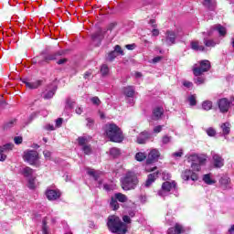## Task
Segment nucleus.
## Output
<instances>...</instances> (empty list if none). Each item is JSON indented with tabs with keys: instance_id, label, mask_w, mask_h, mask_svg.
<instances>
[{
	"instance_id": "4c0bfd02",
	"label": "nucleus",
	"mask_w": 234,
	"mask_h": 234,
	"mask_svg": "<svg viewBox=\"0 0 234 234\" xmlns=\"http://www.w3.org/2000/svg\"><path fill=\"white\" fill-rule=\"evenodd\" d=\"M204 45L207 47H215L217 43H215V40L209 39L207 37H204L203 39Z\"/></svg>"
},
{
	"instance_id": "a211bd4d",
	"label": "nucleus",
	"mask_w": 234,
	"mask_h": 234,
	"mask_svg": "<svg viewBox=\"0 0 234 234\" xmlns=\"http://www.w3.org/2000/svg\"><path fill=\"white\" fill-rule=\"evenodd\" d=\"M46 197L48 200H58L61 197V192L59 190H47Z\"/></svg>"
},
{
	"instance_id": "8fccbe9b",
	"label": "nucleus",
	"mask_w": 234,
	"mask_h": 234,
	"mask_svg": "<svg viewBox=\"0 0 234 234\" xmlns=\"http://www.w3.org/2000/svg\"><path fill=\"white\" fill-rule=\"evenodd\" d=\"M86 121L87 122V127H89V129H92V127H94V120L92 118H87Z\"/></svg>"
},
{
	"instance_id": "7ed1b4c3",
	"label": "nucleus",
	"mask_w": 234,
	"mask_h": 234,
	"mask_svg": "<svg viewBox=\"0 0 234 234\" xmlns=\"http://www.w3.org/2000/svg\"><path fill=\"white\" fill-rule=\"evenodd\" d=\"M138 176L133 172H128L125 176L121 179V186L123 191H131L133 189H136V186H138Z\"/></svg>"
},
{
	"instance_id": "680f3d73",
	"label": "nucleus",
	"mask_w": 234,
	"mask_h": 234,
	"mask_svg": "<svg viewBox=\"0 0 234 234\" xmlns=\"http://www.w3.org/2000/svg\"><path fill=\"white\" fill-rule=\"evenodd\" d=\"M43 227H42V232L43 234H48V228L47 227V225L45 224V221H43Z\"/></svg>"
},
{
	"instance_id": "e433bc0d",
	"label": "nucleus",
	"mask_w": 234,
	"mask_h": 234,
	"mask_svg": "<svg viewBox=\"0 0 234 234\" xmlns=\"http://www.w3.org/2000/svg\"><path fill=\"white\" fill-rule=\"evenodd\" d=\"M54 94H56V90H51L44 93L43 98L44 100H51V98H54Z\"/></svg>"
},
{
	"instance_id": "c9c22d12",
	"label": "nucleus",
	"mask_w": 234,
	"mask_h": 234,
	"mask_svg": "<svg viewBox=\"0 0 234 234\" xmlns=\"http://www.w3.org/2000/svg\"><path fill=\"white\" fill-rule=\"evenodd\" d=\"M212 107H213V102H211L209 101H205L202 103V109H204V111H211Z\"/></svg>"
},
{
	"instance_id": "e2e57ef3",
	"label": "nucleus",
	"mask_w": 234,
	"mask_h": 234,
	"mask_svg": "<svg viewBox=\"0 0 234 234\" xmlns=\"http://www.w3.org/2000/svg\"><path fill=\"white\" fill-rule=\"evenodd\" d=\"M122 220L123 222H125L126 224H131V218L129 216H123L122 217Z\"/></svg>"
},
{
	"instance_id": "6ab92c4d",
	"label": "nucleus",
	"mask_w": 234,
	"mask_h": 234,
	"mask_svg": "<svg viewBox=\"0 0 234 234\" xmlns=\"http://www.w3.org/2000/svg\"><path fill=\"white\" fill-rule=\"evenodd\" d=\"M158 175H160V172H154L153 174H149L144 183L145 187H151V186L154 184L156 178H158Z\"/></svg>"
},
{
	"instance_id": "58836bf2",
	"label": "nucleus",
	"mask_w": 234,
	"mask_h": 234,
	"mask_svg": "<svg viewBox=\"0 0 234 234\" xmlns=\"http://www.w3.org/2000/svg\"><path fill=\"white\" fill-rule=\"evenodd\" d=\"M110 154L113 156V158H117V156H120V149L116 147L111 148Z\"/></svg>"
},
{
	"instance_id": "338daca9",
	"label": "nucleus",
	"mask_w": 234,
	"mask_h": 234,
	"mask_svg": "<svg viewBox=\"0 0 234 234\" xmlns=\"http://www.w3.org/2000/svg\"><path fill=\"white\" fill-rule=\"evenodd\" d=\"M43 154L45 158H50V156H52V154L47 150L43 152Z\"/></svg>"
},
{
	"instance_id": "39448f33",
	"label": "nucleus",
	"mask_w": 234,
	"mask_h": 234,
	"mask_svg": "<svg viewBox=\"0 0 234 234\" xmlns=\"http://www.w3.org/2000/svg\"><path fill=\"white\" fill-rule=\"evenodd\" d=\"M211 69V62L209 60H201L197 64H195L192 69L194 76H202L204 72L209 71Z\"/></svg>"
},
{
	"instance_id": "c756f323",
	"label": "nucleus",
	"mask_w": 234,
	"mask_h": 234,
	"mask_svg": "<svg viewBox=\"0 0 234 234\" xmlns=\"http://www.w3.org/2000/svg\"><path fill=\"white\" fill-rule=\"evenodd\" d=\"M22 175L23 176H26L27 178H28V176H32V175H34V170L28 166H26L22 170Z\"/></svg>"
},
{
	"instance_id": "0eeeda50",
	"label": "nucleus",
	"mask_w": 234,
	"mask_h": 234,
	"mask_svg": "<svg viewBox=\"0 0 234 234\" xmlns=\"http://www.w3.org/2000/svg\"><path fill=\"white\" fill-rule=\"evenodd\" d=\"M190 160H192L191 167L193 171H200L201 165H206V157L204 156L194 154Z\"/></svg>"
},
{
	"instance_id": "9d476101",
	"label": "nucleus",
	"mask_w": 234,
	"mask_h": 234,
	"mask_svg": "<svg viewBox=\"0 0 234 234\" xmlns=\"http://www.w3.org/2000/svg\"><path fill=\"white\" fill-rule=\"evenodd\" d=\"M14 149L13 144H6L0 146V162H5L6 160V154Z\"/></svg>"
},
{
	"instance_id": "bf43d9fd",
	"label": "nucleus",
	"mask_w": 234,
	"mask_h": 234,
	"mask_svg": "<svg viewBox=\"0 0 234 234\" xmlns=\"http://www.w3.org/2000/svg\"><path fill=\"white\" fill-rule=\"evenodd\" d=\"M61 125H63V119L62 118H58L56 120V127H61Z\"/></svg>"
},
{
	"instance_id": "0e129e2a",
	"label": "nucleus",
	"mask_w": 234,
	"mask_h": 234,
	"mask_svg": "<svg viewBox=\"0 0 234 234\" xmlns=\"http://www.w3.org/2000/svg\"><path fill=\"white\" fill-rule=\"evenodd\" d=\"M152 35L154 37L160 36V31L156 27H154L152 30Z\"/></svg>"
},
{
	"instance_id": "f8f14e48",
	"label": "nucleus",
	"mask_w": 234,
	"mask_h": 234,
	"mask_svg": "<svg viewBox=\"0 0 234 234\" xmlns=\"http://www.w3.org/2000/svg\"><path fill=\"white\" fill-rule=\"evenodd\" d=\"M103 37H105V31L99 29L95 33L91 35V39L93 43H95L96 47H100L101 45V41H103Z\"/></svg>"
},
{
	"instance_id": "a19ab883",
	"label": "nucleus",
	"mask_w": 234,
	"mask_h": 234,
	"mask_svg": "<svg viewBox=\"0 0 234 234\" xmlns=\"http://www.w3.org/2000/svg\"><path fill=\"white\" fill-rule=\"evenodd\" d=\"M113 51L118 55V56H124L125 53L123 52V49H122V47L120 45H116L114 47Z\"/></svg>"
},
{
	"instance_id": "13d9d810",
	"label": "nucleus",
	"mask_w": 234,
	"mask_h": 234,
	"mask_svg": "<svg viewBox=\"0 0 234 234\" xmlns=\"http://www.w3.org/2000/svg\"><path fill=\"white\" fill-rule=\"evenodd\" d=\"M162 129H163V126H162V125L155 126V127L154 128V133H155L156 134H158V133H162Z\"/></svg>"
},
{
	"instance_id": "5701e85b",
	"label": "nucleus",
	"mask_w": 234,
	"mask_h": 234,
	"mask_svg": "<svg viewBox=\"0 0 234 234\" xmlns=\"http://www.w3.org/2000/svg\"><path fill=\"white\" fill-rule=\"evenodd\" d=\"M26 85V87H27V89H38L39 87H41V84L43 83V80H36L34 82H28L27 80H24L23 81Z\"/></svg>"
},
{
	"instance_id": "f3484780",
	"label": "nucleus",
	"mask_w": 234,
	"mask_h": 234,
	"mask_svg": "<svg viewBox=\"0 0 234 234\" xmlns=\"http://www.w3.org/2000/svg\"><path fill=\"white\" fill-rule=\"evenodd\" d=\"M165 41L168 47L175 45V43H176V33H175V31L167 30Z\"/></svg>"
},
{
	"instance_id": "6e6d98bb",
	"label": "nucleus",
	"mask_w": 234,
	"mask_h": 234,
	"mask_svg": "<svg viewBox=\"0 0 234 234\" xmlns=\"http://www.w3.org/2000/svg\"><path fill=\"white\" fill-rule=\"evenodd\" d=\"M27 187L29 189H35L36 188V183L34 182V179H29L28 180Z\"/></svg>"
},
{
	"instance_id": "6e6552de",
	"label": "nucleus",
	"mask_w": 234,
	"mask_h": 234,
	"mask_svg": "<svg viewBox=\"0 0 234 234\" xmlns=\"http://www.w3.org/2000/svg\"><path fill=\"white\" fill-rule=\"evenodd\" d=\"M38 154L37 151L30 150L27 152H25L24 154V160L30 164V165H37V160H38Z\"/></svg>"
},
{
	"instance_id": "9b49d317",
	"label": "nucleus",
	"mask_w": 234,
	"mask_h": 234,
	"mask_svg": "<svg viewBox=\"0 0 234 234\" xmlns=\"http://www.w3.org/2000/svg\"><path fill=\"white\" fill-rule=\"evenodd\" d=\"M231 103H232L231 101L226 98L220 99L218 101V108L220 112H222V114H226V112L229 111V108L231 107Z\"/></svg>"
},
{
	"instance_id": "7c9ffc66",
	"label": "nucleus",
	"mask_w": 234,
	"mask_h": 234,
	"mask_svg": "<svg viewBox=\"0 0 234 234\" xmlns=\"http://www.w3.org/2000/svg\"><path fill=\"white\" fill-rule=\"evenodd\" d=\"M16 123H17V120L12 119L9 122L4 123L3 128L7 131V129H12Z\"/></svg>"
},
{
	"instance_id": "423d86ee",
	"label": "nucleus",
	"mask_w": 234,
	"mask_h": 234,
	"mask_svg": "<svg viewBox=\"0 0 234 234\" xmlns=\"http://www.w3.org/2000/svg\"><path fill=\"white\" fill-rule=\"evenodd\" d=\"M176 190V182L165 181L163 183L161 189L158 191L159 197H167L171 191Z\"/></svg>"
},
{
	"instance_id": "ea45409f",
	"label": "nucleus",
	"mask_w": 234,
	"mask_h": 234,
	"mask_svg": "<svg viewBox=\"0 0 234 234\" xmlns=\"http://www.w3.org/2000/svg\"><path fill=\"white\" fill-rule=\"evenodd\" d=\"M187 101L189 102V105L191 107H195V105H197V95H190L188 98H187Z\"/></svg>"
},
{
	"instance_id": "79ce46f5",
	"label": "nucleus",
	"mask_w": 234,
	"mask_h": 234,
	"mask_svg": "<svg viewBox=\"0 0 234 234\" xmlns=\"http://www.w3.org/2000/svg\"><path fill=\"white\" fill-rule=\"evenodd\" d=\"M116 58H118V55L116 54V52L114 50L111 51L108 54L107 61H114V59H116Z\"/></svg>"
},
{
	"instance_id": "72a5a7b5",
	"label": "nucleus",
	"mask_w": 234,
	"mask_h": 234,
	"mask_svg": "<svg viewBox=\"0 0 234 234\" xmlns=\"http://www.w3.org/2000/svg\"><path fill=\"white\" fill-rule=\"evenodd\" d=\"M78 144L80 147H83L89 144V138L86 136H80L78 138Z\"/></svg>"
},
{
	"instance_id": "f704fd0d",
	"label": "nucleus",
	"mask_w": 234,
	"mask_h": 234,
	"mask_svg": "<svg viewBox=\"0 0 234 234\" xmlns=\"http://www.w3.org/2000/svg\"><path fill=\"white\" fill-rule=\"evenodd\" d=\"M145 158H147V154L145 153L139 152L135 154V160H137V162H144Z\"/></svg>"
},
{
	"instance_id": "ddd939ff",
	"label": "nucleus",
	"mask_w": 234,
	"mask_h": 234,
	"mask_svg": "<svg viewBox=\"0 0 234 234\" xmlns=\"http://www.w3.org/2000/svg\"><path fill=\"white\" fill-rule=\"evenodd\" d=\"M211 156H212V163L214 167H216L217 169H220V167H224V158H222L220 154L215 152H212Z\"/></svg>"
},
{
	"instance_id": "c85d7f7f",
	"label": "nucleus",
	"mask_w": 234,
	"mask_h": 234,
	"mask_svg": "<svg viewBox=\"0 0 234 234\" xmlns=\"http://www.w3.org/2000/svg\"><path fill=\"white\" fill-rule=\"evenodd\" d=\"M87 174L90 176H92V178H94V180H98V178H100V172H98V171H96L94 169L88 168Z\"/></svg>"
},
{
	"instance_id": "a18cd8bd",
	"label": "nucleus",
	"mask_w": 234,
	"mask_h": 234,
	"mask_svg": "<svg viewBox=\"0 0 234 234\" xmlns=\"http://www.w3.org/2000/svg\"><path fill=\"white\" fill-rule=\"evenodd\" d=\"M74 107V101L70 100V98H68L66 100V106L65 109H72Z\"/></svg>"
},
{
	"instance_id": "4be33fe9",
	"label": "nucleus",
	"mask_w": 234,
	"mask_h": 234,
	"mask_svg": "<svg viewBox=\"0 0 234 234\" xmlns=\"http://www.w3.org/2000/svg\"><path fill=\"white\" fill-rule=\"evenodd\" d=\"M190 47L192 50H195L196 52H204L206 50V48L202 45H200V42L197 40H194L190 43Z\"/></svg>"
},
{
	"instance_id": "393cba45",
	"label": "nucleus",
	"mask_w": 234,
	"mask_h": 234,
	"mask_svg": "<svg viewBox=\"0 0 234 234\" xmlns=\"http://www.w3.org/2000/svg\"><path fill=\"white\" fill-rule=\"evenodd\" d=\"M203 5L206 8H208V10H215L217 7V0H204Z\"/></svg>"
},
{
	"instance_id": "1a4fd4ad",
	"label": "nucleus",
	"mask_w": 234,
	"mask_h": 234,
	"mask_svg": "<svg viewBox=\"0 0 234 234\" xmlns=\"http://www.w3.org/2000/svg\"><path fill=\"white\" fill-rule=\"evenodd\" d=\"M181 178L185 181L192 180V182H197L198 180V174L193 172L191 169H186L182 172Z\"/></svg>"
},
{
	"instance_id": "f03ea898",
	"label": "nucleus",
	"mask_w": 234,
	"mask_h": 234,
	"mask_svg": "<svg viewBox=\"0 0 234 234\" xmlns=\"http://www.w3.org/2000/svg\"><path fill=\"white\" fill-rule=\"evenodd\" d=\"M107 226L112 233H127V225H125V223H123L117 216H110L108 218Z\"/></svg>"
},
{
	"instance_id": "2f4dec72",
	"label": "nucleus",
	"mask_w": 234,
	"mask_h": 234,
	"mask_svg": "<svg viewBox=\"0 0 234 234\" xmlns=\"http://www.w3.org/2000/svg\"><path fill=\"white\" fill-rule=\"evenodd\" d=\"M203 182L207 184V186H213V184H215V180L211 179V175L209 174L203 176Z\"/></svg>"
},
{
	"instance_id": "cd10ccee",
	"label": "nucleus",
	"mask_w": 234,
	"mask_h": 234,
	"mask_svg": "<svg viewBox=\"0 0 234 234\" xmlns=\"http://www.w3.org/2000/svg\"><path fill=\"white\" fill-rule=\"evenodd\" d=\"M110 207L113 209V211H116L117 209H120V204L118 203L116 197H112L110 201Z\"/></svg>"
},
{
	"instance_id": "09e8293b",
	"label": "nucleus",
	"mask_w": 234,
	"mask_h": 234,
	"mask_svg": "<svg viewBox=\"0 0 234 234\" xmlns=\"http://www.w3.org/2000/svg\"><path fill=\"white\" fill-rule=\"evenodd\" d=\"M219 182L223 186H228V184H229V182H231V180L229 179V177H221Z\"/></svg>"
},
{
	"instance_id": "052dcab7",
	"label": "nucleus",
	"mask_w": 234,
	"mask_h": 234,
	"mask_svg": "<svg viewBox=\"0 0 234 234\" xmlns=\"http://www.w3.org/2000/svg\"><path fill=\"white\" fill-rule=\"evenodd\" d=\"M163 178L165 179V180H170V178H171V174H169V173H166V172H163Z\"/></svg>"
},
{
	"instance_id": "603ef678",
	"label": "nucleus",
	"mask_w": 234,
	"mask_h": 234,
	"mask_svg": "<svg viewBox=\"0 0 234 234\" xmlns=\"http://www.w3.org/2000/svg\"><path fill=\"white\" fill-rule=\"evenodd\" d=\"M183 154L184 152L180 150L178 152H175L174 154H172V156H174V158H182Z\"/></svg>"
},
{
	"instance_id": "b1692460",
	"label": "nucleus",
	"mask_w": 234,
	"mask_h": 234,
	"mask_svg": "<svg viewBox=\"0 0 234 234\" xmlns=\"http://www.w3.org/2000/svg\"><path fill=\"white\" fill-rule=\"evenodd\" d=\"M223 136H228L231 133V124L229 122H223L220 125Z\"/></svg>"
},
{
	"instance_id": "4d7b16f0",
	"label": "nucleus",
	"mask_w": 234,
	"mask_h": 234,
	"mask_svg": "<svg viewBox=\"0 0 234 234\" xmlns=\"http://www.w3.org/2000/svg\"><path fill=\"white\" fill-rule=\"evenodd\" d=\"M116 25H117L116 22L111 23V24L107 27V30L110 31V32H112V31L115 28Z\"/></svg>"
},
{
	"instance_id": "c03bdc74",
	"label": "nucleus",
	"mask_w": 234,
	"mask_h": 234,
	"mask_svg": "<svg viewBox=\"0 0 234 234\" xmlns=\"http://www.w3.org/2000/svg\"><path fill=\"white\" fill-rule=\"evenodd\" d=\"M82 151L86 154H90V153H92V148L90 147V144H86L82 146Z\"/></svg>"
},
{
	"instance_id": "aec40b11",
	"label": "nucleus",
	"mask_w": 234,
	"mask_h": 234,
	"mask_svg": "<svg viewBox=\"0 0 234 234\" xmlns=\"http://www.w3.org/2000/svg\"><path fill=\"white\" fill-rule=\"evenodd\" d=\"M184 231H186V229H184V227L176 223L174 228L168 229L167 234H181L184 233Z\"/></svg>"
},
{
	"instance_id": "864d4df0",
	"label": "nucleus",
	"mask_w": 234,
	"mask_h": 234,
	"mask_svg": "<svg viewBox=\"0 0 234 234\" xmlns=\"http://www.w3.org/2000/svg\"><path fill=\"white\" fill-rule=\"evenodd\" d=\"M14 142H15V144H16V145H19V144H23V137H21V136H16V137L14 138Z\"/></svg>"
},
{
	"instance_id": "69168bd1",
	"label": "nucleus",
	"mask_w": 234,
	"mask_h": 234,
	"mask_svg": "<svg viewBox=\"0 0 234 234\" xmlns=\"http://www.w3.org/2000/svg\"><path fill=\"white\" fill-rule=\"evenodd\" d=\"M45 129H46V131H54L55 130L54 125H52V124H47L45 126Z\"/></svg>"
},
{
	"instance_id": "3c124183",
	"label": "nucleus",
	"mask_w": 234,
	"mask_h": 234,
	"mask_svg": "<svg viewBox=\"0 0 234 234\" xmlns=\"http://www.w3.org/2000/svg\"><path fill=\"white\" fill-rule=\"evenodd\" d=\"M183 85L184 87H186V89H193V82L189 81V80H184L183 81Z\"/></svg>"
},
{
	"instance_id": "20e7f679",
	"label": "nucleus",
	"mask_w": 234,
	"mask_h": 234,
	"mask_svg": "<svg viewBox=\"0 0 234 234\" xmlns=\"http://www.w3.org/2000/svg\"><path fill=\"white\" fill-rule=\"evenodd\" d=\"M58 56H63V51H58L53 54H47V52H42L39 56L33 58V63H37L38 65H43V63H48L49 61H54Z\"/></svg>"
},
{
	"instance_id": "412c9836",
	"label": "nucleus",
	"mask_w": 234,
	"mask_h": 234,
	"mask_svg": "<svg viewBox=\"0 0 234 234\" xmlns=\"http://www.w3.org/2000/svg\"><path fill=\"white\" fill-rule=\"evenodd\" d=\"M134 86H127L122 89V94L126 96V98H133L134 97Z\"/></svg>"
},
{
	"instance_id": "37998d69",
	"label": "nucleus",
	"mask_w": 234,
	"mask_h": 234,
	"mask_svg": "<svg viewBox=\"0 0 234 234\" xmlns=\"http://www.w3.org/2000/svg\"><path fill=\"white\" fill-rule=\"evenodd\" d=\"M101 73L102 76H107V74H109V66H107V64H103L101 67Z\"/></svg>"
},
{
	"instance_id": "f257e3e1",
	"label": "nucleus",
	"mask_w": 234,
	"mask_h": 234,
	"mask_svg": "<svg viewBox=\"0 0 234 234\" xmlns=\"http://www.w3.org/2000/svg\"><path fill=\"white\" fill-rule=\"evenodd\" d=\"M104 134L110 142H114L115 144H122L123 142V132L122 128H119L118 125L112 122L104 125Z\"/></svg>"
},
{
	"instance_id": "a878e982",
	"label": "nucleus",
	"mask_w": 234,
	"mask_h": 234,
	"mask_svg": "<svg viewBox=\"0 0 234 234\" xmlns=\"http://www.w3.org/2000/svg\"><path fill=\"white\" fill-rule=\"evenodd\" d=\"M164 114V109L157 107L153 111V120H159Z\"/></svg>"
},
{
	"instance_id": "de8ad7c7",
	"label": "nucleus",
	"mask_w": 234,
	"mask_h": 234,
	"mask_svg": "<svg viewBox=\"0 0 234 234\" xmlns=\"http://www.w3.org/2000/svg\"><path fill=\"white\" fill-rule=\"evenodd\" d=\"M207 136H215L217 134V131H215L212 127L206 130Z\"/></svg>"
},
{
	"instance_id": "4468645a",
	"label": "nucleus",
	"mask_w": 234,
	"mask_h": 234,
	"mask_svg": "<svg viewBox=\"0 0 234 234\" xmlns=\"http://www.w3.org/2000/svg\"><path fill=\"white\" fill-rule=\"evenodd\" d=\"M158 158H160V152L156 149H153L148 154V157L146 159V165H151V164L158 162Z\"/></svg>"
},
{
	"instance_id": "473e14b6",
	"label": "nucleus",
	"mask_w": 234,
	"mask_h": 234,
	"mask_svg": "<svg viewBox=\"0 0 234 234\" xmlns=\"http://www.w3.org/2000/svg\"><path fill=\"white\" fill-rule=\"evenodd\" d=\"M194 83H196V85H204V83H206V79L202 75L195 76Z\"/></svg>"
},
{
	"instance_id": "dca6fc26",
	"label": "nucleus",
	"mask_w": 234,
	"mask_h": 234,
	"mask_svg": "<svg viewBox=\"0 0 234 234\" xmlns=\"http://www.w3.org/2000/svg\"><path fill=\"white\" fill-rule=\"evenodd\" d=\"M151 138H153V133L144 131L137 136V144H147Z\"/></svg>"
},
{
	"instance_id": "bb28decb",
	"label": "nucleus",
	"mask_w": 234,
	"mask_h": 234,
	"mask_svg": "<svg viewBox=\"0 0 234 234\" xmlns=\"http://www.w3.org/2000/svg\"><path fill=\"white\" fill-rule=\"evenodd\" d=\"M114 198L118 201V202H122V203H125L127 202V200H129V198L127 197V196H125L124 194L122 193H116L114 195Z\"/></svg>"
},
{
	"instance_id": "2eb2a0df",
	"label": "nucleus",
	"mask_w": 234,
	"mask_h": 234,
	"mask_svg": "<svg viewBox=\"0 0 234 234\" xmlns=\"http://www.w3.org/2000/svg\"><path fill=\"white\" fill-rule=\"evenodd\" d=\"M214 32H218V35L222 36L223 37L227 34L226 27H222V25H220V24H218V25H215L212 27V28L207 32L208 37H211V36H213Z\"/></svg>"
},
{
	"instance_id": "49530a36",
	"label": "nucleus",
	"mask_w": 234,
	"mask_h": 234,
	"mask_svg": "<svg viewBox=\"0 0 234 234\" xmlns=\"http://www.w3.org/2000/svg\"><path fill=\"white\" fill-rule=\"evenodd\" d=\"M172 140V137L169 135H165L162 138V144H164V145H167V144H169Z\"/></svg>"
},
{
	"instance_id": "5fc2aeb1",
	"label": "nucleus",
	"mask_w": 234,
	"mask_h": 234,
	"mask_svg": "<svg viewBox=\"0 0 234 234\" xmlns=\"http://www.w3.org/2000/svg\"><path fill=\"white\" fill-rule=\"evenodd\" d=\"M91 102L93 105H100L101 103V101H100V98L98 97H93L90 99Z\"/></svg>"
},
{
	"instance_id": "774afa93",
	"label": "nucleus",
	"mask_w": 234,
	"mask_h": 234,
	"mask_svg": "<svg viewBox=\"0 0 234 234\" xmlns=\"http://www.w3.org/2000/svg\"><path fill=\"white\" fill-rule=\"evenodd\" d=\"M160 61H162V57H160V56H157L153 58V63H158Z\"/></svg>"
}]
</instances>
